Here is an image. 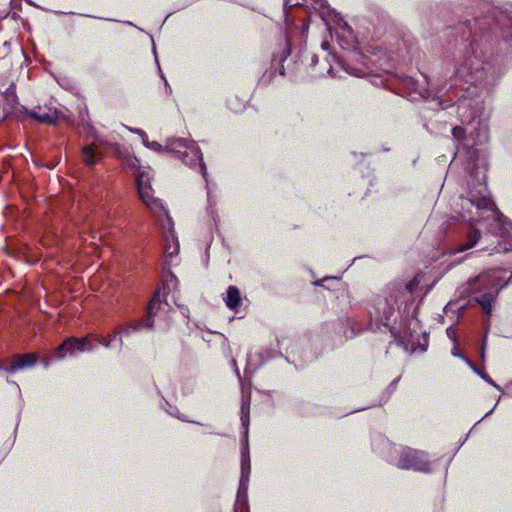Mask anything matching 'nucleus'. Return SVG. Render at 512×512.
<instances>
[{"label":"nucleus","instance_id":"obj_23","mask_svg":"<svg viewBox=\"0 0 512 512\" xmlns=\"http://www.w3.org/2000/svg\"><path fill=\"white\" fill-rule=\"evenodd\" d=\"M178 251H179V245H178V242L176 241V239H174L173 236H171V239L167 238V243L165 246V253L168 256L172 257V256L178 254Z\"/></svg>","mask_w":512,"mask_h":512},{"label":"nucleus","instance_id":"obj_22","mask_svg":"<svg viewBox=\"0 0 512 512\" xmlns=\"http://www.w3.org/2000/svg\"><path fill=\"white\" fill-rule=\"evenodd\" d=\"M77 352H79L77 350V346L74 345V344H71L69 346H64V342L58 347L57 349V358L58 359H62L64 358L66 355H70V356H73L75 355Z\"/></svg>","mask_w":512,"mask_h":512},{"label":"nucleus","instance_id":"obj_34","mask_svg":"<svg viewBox=\"0 0 512 512\" xmlns=\"http://www.w3.org/2000/svg\"><path fill=\"white\" fill-rule=\"evenodd\" d=\"M316 4L323 5L324 0H313Z\"/></svg>","mask_w":512,"mask_h":512},{"label":"nucleus","instance_id":"obj_13","mask_svg":"<svg viewBox=\"0 0 512 512\" xmlns=\"http://www.w3.org/2000/svg\"><path fill=\"white\" fill-rule=\"evenodd\" d=\"M249 408H250V395H243L242 397V403L240 408V414H241V422L243 427L245 428V446L243 450H249L248 449V425H249Z\"/></svg>","mask_w":512,"mask_h":512},{"label":"nucleus","instance_id":"obj_33","mask_svg":"<svg viewBox=\"0 0 512 512\" xmlns=\"http://www.w3.org/2000/svg\"><path fill=\"white\" fill-rule=\"evenodd\" d=\"M321 46H322L323 49H328L329 43L324 41Z\"/></svg>","mask_w":512,"mask_h":512},{"label":"nucleus","instance_id":"obj_19","mask_svg":"<svg viewBox=\"0 0 512 512\" xmlns=\"http://www.w3.org/2000/svg\"><path fill=\"white\" fill-rule=\"evenodd\" d=\"M130 130L132 132L137 133L138 135H140L143 144L147 148H149L151 150H154V151H157V152H164V151H166L165 146L161 145L160 143H158L156 141H149L148 137H147V134L143 130H140V129H130Z\"/></svg>","mask_w":512,"mask_h":512},{"label":"nucleus","instance_id":"obj_2","mask_svg":"<svg viewBox=\"0 0 512 512\" xmlns=\"http://www.w3.org/2000/svg\"><path fill=\"white\" fill-rule=\"evenodd\" d=\"M484 53L477 41H472L463 51L456 66V75L466 82L477 83L484 75Z\"/></svg>","mask_w":512,"mask_h":512},{"label":"nucleus","instance_id":"obj_24","mask_svg":"<svg viewBox=\"0 0 512 512\" xmlns=\"http://www.w3.org/2000/svg\"><path fill=\"white\" fill-rule=\"evenodd\" d=\"M470 367L481 376L482 379H484L487 383L494 386L498 390H500V387L489 377L485 372L478 370L471 362H468Z\"/></svg>","mask_w":512,"mask_h":512},{"label":"nucleus","instance_id":"obj_1","mask_svg":"<svg viewBox=\"0 0 512 512\" xmlns=\"http://www.w3.org/2000/svg\"><path fill=\"white\" fill-rule=\"evenodd\" d=\"M485 174L479 179L478 189H471L469 192V202L474 205L478 210H487L491 213L493 223L491 224L490 231L499 234L504 238H512V225L507 222L504 216L496 208L494 202L488 197L487 187L485 185Z\"/></svg>","mask_w":512,"mask_h":512},{"label":"nucleus","instance_id":"obj_6","mask_svg":"<svg viewBox=\"0 0 512 512\" xmlns=\"http://www.w3.org/2000/svg\"><path fill=\"white\" fill-rule=\"evenodd\" d=\"M250 470H251V466H250L249 450H242L241 478H240L239 489H238V493H237L236 507L244 506L247 503V490H248V484H249Z\"/></svg>","mask_w":512,"mask_h":512},{"label":"nucleus","instance_id":"obj_26","mask_svg":"<svg viewBox=\"0 0 512 512\" xmlns=\"http://www.w3.org/2000/svg\"><path fill=\"white\" fill-rule=\"evenodd\" d=\"M417 285H418V281L416 279H413L412 281H410L409 283H407L405 285V290L408 293H412Z\"/></svg>","mask_w":512,"mask_h":512},{"label":"nucleus","instance_id":"obj_28","mask_svg":"<svg viewBox=\"0 0 512 512\" xmlns=\"http://www.w3.org/2000/svg\"><path fill=\"white\" fill-rule=\"evenodd\" d=\"M305 0H285V4L291 7L301 5Z\"/></svg>","mask_w":512,"mask_h":512},{"label":"nucleus","instance_id":"obj_11","mask_svg":"<svg viewBox=\"0 0 512 512\" xmlns=\"http://www.w3.org/2000/svg\"><path fill=\"white\" fill-rule=\"evenodd\" d=\"M223 300L226 306L232 311H238L242 303V298L239 289L236 286H229Z\"/></svg>","mask_w":512,"mask_h":512},{"label":"nucleus","instance_id":"obj_4","mask_svg":"<svg viewBox=\"0 0 512 512\" xmlns=\"http://www.w3.org/2000/svg\"><path fill=\"white\" fill-rule=\"evenodd\" d=\"M165 291L164 289H157L150 300L147 308V317L144 322L140 324L131 323L125 328H121L122 333L126 336L130 335L132 331H138L141 327L152 328L154 324V317L160 312L167 313L168 303L164 300Z\"/></svg>","mask_w":512,"mask_h":512},{"label":"nucleus","instance_id":"obj_18","mask_svg":"<svg viewBox=\"0 0 512 512\" xmlns=\"http://www.w3.org/2000/svg\"><path fill=\"white\" fill-rule=\"evenodd\" d=\"M121 334L122 330L120 328H115L107 337H96L95 339L100 345L110 348L112 346V342L119 336L120 348H122L123 340L120 336Z\"/></svg>","mask_w":512,"mask_h":512},{"label":"nucleus","instance_id":"obj_10","mask_svg":"<svg viewBox=\"0 0 512 512\" xmlns=\"http://www.w3.org/2000/svg\"><path fill=\"white\" fill-rule=\"evenodd\" d=\"M28 115L40 123L54 124L58 119V112L54 108L38 106L36 110H31Z\"/></svg>","mask_w":512,"mask_h":512},{"label":"nucleus","instance_id":"obj_17","mask_svg":"<svg viewBox=\"0 0 512 512\" xmlns=\"http://www.w3.org/2000/svg\"><path fill=\"white\" fill-rule=\"evenodd\" d=\"M71 344H74L77 346V350L79 352H85V351H92L94 349V346L92 345L91 341L88 337L83 338H68L64 341V346H69Z\"/></svg>","mask_w":512,"mask_h":512},{"label":"nucleus","instance_id":"obj_14","mask_svg":"<svg viewBox=\"0 0 512 512\" xmlns=\"http://www.w3.org/2000/svg\"><path fill=\"white\" fill-rule=\"evenodd\" d=\"M190 144L182 138H169L166 141L165 149L171 153H175L179 155V158L182 157L183 152L188 150Z\"/></svg>","mask_w":512,"mask_h":512},{"label":"nucleus","instance_id":"obj_12","mask_svg":"<svg viewBox=\"0 0 512 512\" xmlns=\"http://www.w3.org/2000/svg\"><path fill=\"white\" fill-rule=\"evenodd\" d=\"M81 154L83 162L88 166L96 165L102 158V153L97 150L95 144L83 146Z\"/></svg>","mask_w":512,"mask_h":512},{"label":"nucleus","instance_id":"obj_5","mask_svg":"<svg viewBox=\"0 0 512 512\" xmlns=\"http://www.w3.org/2000/svg\"><path fill=\"white\" fill-rule=\"evenodd\" d=\"M397 466L401 469H412L420 472H428L429 461L427 455L423 451L405 448L400 453Z\"/></svg>","mask_w":512,"mask_h":512},{"label":"nucleus","instance_id":"obj_27","mask_svg":"<svg viewBox=\"0 0 512 512\" xmlns=\"http://www.w3.org/2000/svg\"><path fill=\"white\" fill-rule=\"evenodd\" d=\"M512 250V244L507 247V246H502L501 244H498L495 248H494V251L496 253L498 252H501V251H511Z\"/></svg>","mask_w":512,"mask_h":512},{"label":"nucleus","instance_id":"obj_16","mask_svg":"<svg viewBox=\"0 0 512 512\" xmlns=\"http://www.w3.org/2000/svg\"><path fill=\"white\" fill-rule=\"evenodd\" d=\"M96 140L99 145L104 146L105 148H113V154L115 156L124 157L126 151L117 143V139L113 135H111L109 139L96 137Z\"/></svg>","mask_w":512,"mask_h":512},{"label":"nucleus","instance_id":"obj_7","mask_svg":"<svg viewBox=\"0 0 512 512\" xmlns=\"http://www.w3.org/2000/svg\"><path fill=\"white\" fill-rule=\"evenodd\" d=\"M36 361L37 355L34 353L14 355L12 359L9 361H0V369L8 373H14L17 370L32 367L36 363Z\"/></svg>","mask_w":512,"mask_h":512},{"label":"nucleus","instance_id":"obj_31","mask_svg":"<svg viewBox=\"0 0 512 512\" xmlns=\"http://www.w3.org/2000/svg\"><path fill=\"white\" fill-rule=\"evenodd\" d=\"M447 335L450 339L454 340L455 339V330L452 328V327H449L447 330Z\"/></svg>","mask_w":512,"mask_h":512},{"label":"nucleus","instance_id":"obj_9","mask_svg":"<svg viewBox=\"0 0 512 512\" xmlns=\"http://www.w3.org/2000/svg\"><path fill=\"white\" fill-rule=\"evenodd\" d=\"M398 295H390L385 299H379L376 304L377 312L381 320L387 324L388 321L394 316L398 308Z\"/></svg>","mask_w":512,"mask_h":512},{"label":"nucleus","instance_id":"obj_30","mask_svg":"<svg viewBox=\"0 0 512 512\" xmlns=\"http://www.w3.org/2000/svg\"><path fill=\"white\" fill-rule=\"evenodd\" d=\"M347 72L351 75H355V76H361L363 73H360V71L358 69H354V68H351V67H348L347 68Z\"/></svg>","mask_w":512,"mask_h":512},{"label":"nucleus","instance_id":"obj_15","mask_svg":"<svg viewBox=\"0 0 512 512\" xmlns=\"http://www.w3.org/2000/svg\"><path fill=\"white\" fill-rule=\"evenodd\" d=\"M476 220L470 221V226L473 228L472 231L467 236V241L464 244H461L458 248L454 250L455 253L457 252H463L465 250H468L472 247H474L478 240L480 239V232L474 228Z\"/></svg>","mask_w":512,"mask_h":512},{"label":"nucleus","instance_id":"obj_21","mask_svg":"<svg viewBox=\"0 0 512 512\" xmlns=\"http://www.w3.org/2000/svg\"><path fill=\"white\" fill-rule=\"evenodd\" d=\"M494 273L495 272H492L491 274L490 273L480 274L475 278L469 279V281L467 283L470 287H473L475 284H480V285L484 286L490 280H492L493 282L495 281L496 278L494 277Z\"/></svg>","mask_w":512,"mask_h":512},{"label":"nucleus","instance_id":"obj_8","mask_svg":"<svg viewBox=\"0 0 512 512\" xmlns=\"http://www.w3.org/2000/svg\"><path fill=\"white\" fill-rule=\"evenodd\" d=\"M182 161L192 167V168H199L201 174L203 177H206L207 170L206 166L203 162V156L201 150L195 145V143H190V147L188 150H185L183 152V155L181 157Z\"/></svg>","mask_w":512,"mask_h":512},{"label":"nucleus","instance_id":"obj_32","mask_svg":"<svg viewBox=\"0 0 512 512\" xmlns=\"http://www.w3.org/2000/svg\"><path fill=\"white\" fill-rule=\"evenodd\" d=\"M485 340L483 341V344H482V351H481V358L484 359V356H485Z\"/></svg>","mask_w":512,"mask_h":512},{"label":"nucleus","instance_id":"obj_20","mask_svg":"<svg viewBox=\"0 0 512 512\" xmlns=\"http://www.w3.org/2000/svg\"><path fill=\"white\" fill-rule=\"evenodd\" d=\"M495 297L493 293L489 292L476 299L487 316H489L492 311V303Z\"/></svg>","mask_w":512,"mask_h":512},{"label":"nucleus","instance_id":"obj_29","mask_svg":"<svg viewBox=\"0 0 512 512\" xmlns=\"http://www.w3.org/2000/svg\"><path fill=\"white\" fill-rule=\"evenodd\" d=\"M127 163L129 166L136 168V167H138L139 161L135 157H130L129 159H127Z\"/></svg>","mask_w":512,"mask_h":512},{"label":"nucleus","instance_id":"obj_3","mask_svg":"<svg viewBox=\"0 0 512 512\" xmlns=\"http://www.w3.org/2000/svg\"><path fill=\"white\" fill-rule=\"evenodd\" d=\"M138 194L141 201L147 206V208L155 214L159 219L165 217L167 220L168 228L171 227V220L167 214V211L163 207L159 199H156L152 195L151 188V176L149 171H139L136 175Z\"/></svg>","mask_w":512,"mask_h":512},{"label":"nucleus","instance_id":"obj_25","mask_svg":"<svg viewBox=\"0 0 512 512\" xmlns=\"http://www.w3.org/2000/svg\"><path fill=\"white\" fill-rule=\"evenodd\" d=\"M452 134L454 136L455 139L457 140H460V139H463L464 138V135H465V131L463 128L461 127H454L452 129Z\"/></svg>","mask_w":512,"mask_h":512}]
</instances>
